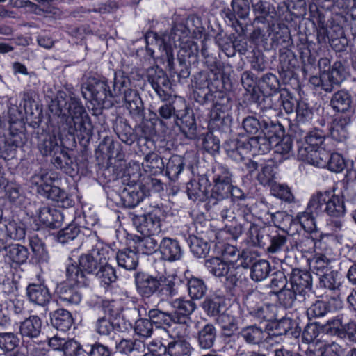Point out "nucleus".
I'll list each match as a JSON object with an SVG mask.
<instances>
[{"label":"nucleus","instance_id":"f257e3e1","mask_svg":"<svg viewBox=\"0 0 356 356\" xmlns=\"http://www.w3.org/2000/svg\"><path fill=\"white\" fill-rule=\"evenodd\" d=\"M50 108L55 115L65 119L70 134L76 135L81 140H88L92 136V125L90 118L79 99L60 92Z\"/></svg>","mask_w":356,"mask_h":356},{"label":"nucleus","instance_id":"f03ea898","mask_svg":"<svg viewBox=\"0 0 356 356\" xmlns=\"http://www.w3.org/2000/svg\"><path fill=\"white\" fill-rule=\"evenodd\" d=\"M193 97L201 104L211 102L213 106L210 111V122L224 131L229 129L232 122V104L227 92L218 88H195Z\"/></svg>","mask_w":356,"mask_h":356},{"label":"nucleus","instance_id":"7ed1b4c3","mask_svg":"<svg viewBox=\"0 0 356 356\" xmlns=\"http://www.w3.org/2000/svg\"><path fill=\"white\" fill-rule=\"evenodd\" d=\"M177 33L172 29L170 33L161 35L156 33L149 32L145 35L146 49L149 55L153 56L154 49L150 46L155 44L161 51V57L167 62V66L171 74H177L179 81L187 79L191 74L190 60L178 57V65L174 63V47H175Z\"/></svg>","mask_w":356,"mask_h":356},{"label":"nucleus","instance_id":"20e7f679","mask_svg":"<svg viewBox=\"0 0 356 356\" xmlns=\"http://www.w3.org/2000/svg\"><path fill=\"white\" fill-rule=\"evenodd\" d=\"M213 187L209 202L216 204L222 200L244 199L243 192L233 185V175L229 169L224 165H218L212 169Z\"/></svg>","mask_w":356,"mask_h":356},{"label":"nucleus","instance_id":"39448f33","mask_svg":"<svg viewBox=\"0 0 356 356\" xmlns=\"http://www.w3.org/2000/svg\"><path fill=\"white\" fill-rule=\"evenodd\" d=\"M227 155L235 161H242L249 155L264 154L270 151V143L266 138L231 139L225 144Z\"/></svg>","mask_w":356,"mask_h":356},{"label":"nucleus","instance_id":"423d86ee","mask_svg":"<svg viewBox=\"0 0 356 356\" xmlns=\"http://www.w3.org/2000/svg\"><path fill=\"white\" fill-rule=\"evenodd\" d=\"M108 252L106 249L97 245L90 252L80 256L79 266L71 264L66 268V277L69 282H76L78 284H86L85 273L95 274L102 264L101 255Z\"/></svg>","mask_w":356,"mask_h":356},{"label":"nucleus","instance_id":"0eeeda50","mask_svg":"<svg viewBox=\"0 0 356 356\" xmlns=\"http://www.w3.org/2000/svg\"><path fill=\"white\" fill-rule=\"evenodd\" d=\"M309 208L314 211L316 216L325 213L330 216L340 218L346 212L343 196L330 191L313 194L309 201Z\"/></svg>","mask_w":356,"mask_h":356},{"label":"nucleus","instance_id":"6e6552de","mask_svg":"<svg viewBox=\"0 0 356 356\" xmlns=\"http://www.w3.org/2000/svg\"><path fill=\"white\" fill-rule=\"evenodd\" d=\"M81 92L85 99L94 102L98 106L109 108L113 105L114 97L105 79H90L82 86Z\"/></svg>","mask_w":356,"mask_h":356},{"label":"nucleus","instance_id":"1a4fd4ad","mask_svg":"<svg viewBox=\"0 0 356 356\" xmlns=\"http://www.w3.org/2000/svg\"><path fill=\"white\" fill-rule=\"evenodd\" d=\"M161 211L155 210L147 214L134 216L133 224L137 231L143 235H158L161 231Z\"/></svg>","mask_w":356,"mask_h":356},{"label":"nucleus","instance_id":"9d476101","mask_svg":"<svg viewBox=\"0 0 356 356\" xmlns=\"http://www.w3.org/2000/svg\"><path fill=\"white\" fill-rule=\"evenodd\" d=\"M204 266L214 276L217 277H225L227 281L232 286L237 284L238 277L232 263L216 257L205 260Z\"/></svg>","mask_w":356,"mask_h":356},{"label":"nucleus","instance_id":"9b49d317","mask_svg":"<svg viewBox=\"0 0 356 356\" xmlns=\"http://www.w3.org/2000/svg\"><path fill=\"white\" fill-rule=\"evenodd\" d=\"M170 305L174 309L171 312L174 323L181 325L186 331L191 323V314L196 309L195 304L192 300L177 298Z\"/></svg>","mask_w":356,"mask_h":356},{"label":"nucleus","instance_id":"f8f14e48","mask_svg":"<svg viewBox=\"0 0 356 356\" xmlns=\"http://www.w3.org/2000/svg\"><path fill=\"white\" fill-rule=\"evenodd\" d=\"M134 283L137 293L144 298H149L156 294L159 284V277H155L144 272L134 274Z\"/></svg>","mask_w":356,"mask_h":356},{"label":"nucleus","instance_id":"ddd939ff","mask_svg":"<svg viewBox=\"0 0 356 356\" xmlns=\"http://www.w3.org/2000/svg\"><path fill=\"white\" fill-rule=\"evenodd\" d=\"M289 282L300 298H306L312 289V277L307 270L293 268L289 275Z\"/></svg>","mask_w":356,"mask_h":356},{"label":"nucleus","instance_id":"4468645a","mask_svg":"<svg viewBox=\"0 0 356 356\" xmlns=\"http://www.w3.org/2000/svg\"><path fill=\"white\" fill-rule=\"evenodd\" d=\"M0 240L4 246L0 250V253L5 252L6 259L17 265L23 264L26 261L29 252L26 246L18 243L8 244L5 238H0Z\"/></svg>","mask_w":356,"mask_h":356},{"label":"nucleus","instance_id":"2eb2a0df","mask_svg":"<svg viewBox=\"0 0 356 356\" xmlns=\"http://www.w3.org/2000/svg\"><path fill=\"white\" fill-rule=\"evenodd\" d=\"M76 282L62 283L57 286L56 293L59 300L68 305H79L82 299V294Z\"/></svg>","mask_w":356,"mask_h":356},{"label":"nucleus","instance_id":"dca6fc26","mask_svg":"<svg viewBox=\"0 0 356 356\" xmlns=\"http://www.w3.org/2000/svg\"><path fill=\"white\" fill-rule=\"evenodd\" d=\"M311 127L304 128L300 131L306 135L304 136L305 143L298 147V156H304V154L309 153L317 149H323L321 146L323 145L325 136L322 131L314 129L310 131Z\"/></svg>","mask_w":356,"mask_h":356},{"label":"nucleus","instance_id":"f3484780","mask_svg":"<svg viewBox=\"0 0 356 356\" xmlns=\"http://www.w3.org/2000/svg\"><path fill=\"white\" fill-rule=\"evenodd\" d=\"M270 226H259L251 223L247 233L248 238L253 246L263 248L266 250L273 232Z\"/></svg>","mask_w":356,"mask_h":356},{"label":"nucleus","instance_id":"a211bd4d","mask_svg":"<svg viewBox=\"0 0 356 356\" xmlns=\"http://www.w3.org/2000/svg\"><path fill=\"white\" fill-rule=\"evenodd\" d=\"M26 294L30 302L42 307L47 305L51 300L49 290L44 284H29L26 289Z\"/></svg>","mask_w":356,"mask_h":356},{"label":"nucleus","instance_id":"6ab92c4d","mask_svg":"<svg viewBox=\"0 0 356 356\" xmlns=\"http://www.w3.org/2000/svg\"><path fill=\"white\" fill-rule=\"evenodd\" d=\"M209 186H210V182L206 175L200 176L198 181L193 180L187 183L186 192L188 198L194 202L209 200L210 196L207 193Z\"/></svg>","mask_w":356,"mask_h":356},{"label":"nucleus","instance_id":"aec40b11","mask_svg":"<svg viewBox=\"0 0 356 356\" xmlns=\"http://www.w3.org/2000/svg\"><path fill=\"white\" fill-rule=\"evenodd\" d=\"M22 133L11 134L8 138H0V158L10 160L15 157L18 147L24 144Z\"/></svg>","mask_w":356,"mask_h":356},{"label":"nucleus","instance_id":"412c9836","mask_svg":"<svg viewBox=\"0 0 356 356\" xmlns=\"http://www.w3.org/2000/svg\"><path fill=\"white\" fill-rule=\"evenodd\" d=\"M41 195L56 202L59 207L68 208L73 205V200L68 193L60 188L50 184L42 188Z\"/></svg>","mask_w":356,"mask_h":356},{"label":"nucleus","instance_id":"4be33fe9","mask_svg":"<svg viewBox=\"0 0 356 356\" xmlns=\"http://www.w3.org/2000/svg\"><path fill=\"white\" fill-rule=\"evenodd\" d=\"M175 123L187 138L195 139L197 137L196 121L191 111L186 110L184 114L177 115Z\"/></svg>","mask_w":356,"mask_h":356},{"label":"nucleus","instance_id":"5701e85b","mask_svg":"<svg viewBox=\"0 0 356 356\" xmlns=\"http://www.w3.org/2000/svg\"><path fill=\"white\" fill-rule=\"evenodd\" d=\"M159 251L164 260L174 261L182 256V251L179 242L170 238L164 237L160 242Z\"/></svg>","mask_w":356,"mask_h":356},{"label":"nucleus","instance_id":"b1692460","mask_svg":"<svg viewBox=\"0 0 356 356\" xmlns=\"http://www.w3.org/2000/svg\"><path fill=\"white\" fill-rule=\"evenodd\" d=\"M237 337L248 345L259 346L266 340V333L260 327L245 326L238 332Z\"/></svg>","mask_w":356,"mask_h":356},{"label":"nucleus","instance_id":"393cba45","mask_svg":"<svg viewBox=\"0 0 356 356\" xmlns=\"http://www.w3.org/2000/svg\"><path fill=\"white\" fill-rule=\"evenodd\" d=\"M51 163L57 169L63 170L65 173L72 177L77 172L76 163L62 148H60L57 154H55L52 156Z\"/></svg>","mask_w":356,"mask_h":356},{"label":"nucleus","instance_id":"a878e982","mask_svg":"<svg viewBox=\"0 0 356 356\" xmlns=\"http://www.w3.org/2000/svg\"><path fill=\"white\" fill-rule=\"evenodd\" d=\"M42 323V320L36 315L25 318L19 325L20 334L29 339L38 338L41 333Z\"/></svg>","mask_w":356,"mask_h":356},{"label":"nucleus","instance_id":"bb28decb","mask_svg":"<svg viewBox=\"0 0 356 356\" xmlns=\"http://www.w3.org/2000/svg\"><path fill=\"white\" fill-rule=\"evenodd\" d=\"M179 286L180 284L177 282L175 278L160 276L156 295L161 300H168L178 295Z\"/></svg>","mask_w":356,"mask_h":356},{"label":"nucleus","instance_id":"cd10ccee","mask_svg":"<svg viewBox=\"0 0 356 356\" xmlns=\"http://www.w3.org/2000/svg\"><path fill=\"white\" fill-rule=\"evenodd\" d=\"M202 307L208 316L218 318L223 312L225 298L217 293L209 295L203 301Z\"/></svg>","mask_w":356,"mask_h":356},{"label":"nucleus","instance_id":"c85d7f7f","mask_svg":"<svg viewBox=\"0 0 356 356\" xmlns=\"http://www.w3.org/2000/svg\"><path fill=\"white\" fill-rule=\"evenodd\" d=\"M350 122V119L347 116L334 118L329 128L331 138L339 143L344 142L348 138Z\"/></svg>","mask_w":356,"mask_h":356},{"label":"nucleus","instance_id":"c756f323","mask_svg":"<svg viewBox=\"0 0 356 356\" xmlns=\"http://www.w3.org/2000/svg\"><path fill=\"white\" fill-rule=\"evenodd\" d=\"M192 350L191 344L185 340H175L168 346H159V351L167 356H191Z\"/></svg>","mask_w":356,"mask_h":356},{"label":"nucleus","instance_id":"7c9ffc66","mask_svg":"<svg viewBox=\"0 0 356 356\" xmlns=\"http://www.w3.org/2000/svg\"><path fill=\"white\" fill-rule=\"evenodd\" d=\"M217 338V330L212 323H207L197 332L196 339L201 349L211 348Z\"/></svg>","mask_w":356,"mask_h":356},{"label":"nucleus","instance_id":"2f4dec72","mask_svg":"<svg viewBox=\"0 0 356 356\" xmlns=\"http://www.w3.org/2000/svg\"><path fill=\"white\" fill-rule=\"evenodd\" d=\"M38 147L43 156L57 154L61 147L58 143L55 135L42 133L38 137Z\"/></svg>","mask_w":356,"mask_h":356},{"label":"nucleus","instance_id":"473e14b6","mask_svg":"<svg viewBox=\"0 0 356 356\" xmlns=\"http://www.w3.org/2000/svg\"><path fill=\"white\" fill-rule=\"evenodd\" d=\"M26 230L24 225L15 220L8 221L0 225V238L4 236L13 240L19 241L24 238Z\"/></svg>","mask_w":356,"mask_h":356},{"label":"nucleus","instance_id":"72a5a7b5","mask_svg":"<svg viewBox=\"0 0 356 356\" xmlns=\"http://www.w3.org/2000/svg\"><path fill=\"white\" fill-rule=\"evenodd\" d=\"M115 348L120 353L130 356H139L144 353L145 345L140 340L122 339L119 342L115 343Z\"/></svg>","mask_w":356,"mask_h":356},{"label":"nucleus","instance_id":"f704fd0d","mask_svg":"<svg viewBox=\"0 0 356 356\" xmlns=\"http://www.w3.org/2000/svg\"><path fill=\"white\" fill-rule=\"evenodd\" d=\"M278 302L284 308H292L295 307L298 302H302L306 298H300L298 292L293 289L286 285L276 293Z\"/></svg>","mask_w":356,"mask_h":356},{"label":"nucleus","instance_id":"c9c22d12","mask_svg":"<svg viewBox=\"0 0 356 356\" xmlns=\"http://www.w3.org/2000/svg\"><path fill=\"white\" fill-rule=\"evenodd\" d=\"M40 221L47 227H56L63 220V215L60 211L51 209L48 206L40 207L38 213Z\"/></svg>","mask_w":356,"mask_h":356},{"label":"nucleus","instance_id":"e433bc0d","mask_svg":"<svg viewBox=\"0 0 356 356\" xmlns=\"http://www.w3.org/2000/svg\"><path fill=\"white\" fill-rule=\"evenodd\" d=\"M210 207H213V209L219 213L222 220H227L232 222L237 220L236 216V205H235L232 200H222L218 201L216 204H211L209 202Z\"/></svg>","mask_w":356,"mask_h":356},{"label":"nucleus","instance_id":"4c0bfd02","mask_svg":"<svg viewBox=\"0 0 356 356\" xmlns=\"http://www.w3.org/2000/svg\"><path fill=\"white\" fill-rule=\"evenodd\" d=\"M352 96L346 90L334 92L330 100V106L337 112L346 113L352 106Z\"/></svg>","mask_w":356,"mask_h":356},{"label":"nucleus","instance_id":"58836bf2","mask_svg":"<svg viewBox=\"0 0 356 356\" xmlns=\"http://www.w3.org/2000/svg\"><path fill=\"white\" fill-rule=\"evenodd\" d=\"M216 322L220 326L222 334L226 337H232L239 329L238 319L227 312H222L216 318Z\"/></svg>","mask_w":356,"mask_h":356},{"label":"nucleus","instance_id":"ea45409f","mask_svg":"<svg viewBox=\"0 0 356 356\" xmlns=\"http://www.w3.org/2000/svg\"><path fill=\"white\" fill-rule=\"evenodd\" d=\"M50 320L55 328L63 332L68 330L73 323L71 313L64 309H58L51 313Z\"/></svg>","mask_w":356,"mask_h":356},{"label":"nucleus","instance_id":"a19ab883","mask_svg":"<svg viewBox=\"0 0 356 356\" xmlns=\"http://www.w3.org/2000/svg\"><path fill=\"white\" fill-rule=\"evenodd\" d=\"M95 331L100 336H111L116 332H122L123 328L119 322H115L106 316L99 317L94 325Z\"/></svg>","mask_w":356,"mask_h":356},{"label":"nucleus","instance_id":"79ce46f5","mask_svg":"<svg viewBox=\"0 0 356 356\" xmlns=\"http://www.w3.org/2000/svg\"><path fill=\"white\" fill-rule=\"evenodd\" d=\"M296 111L297 128L302 130L304 128L311 127L314 113L309 105L304 101L298 102Z\"/></svg>","mask_w":356,"mask_h":356},{"label":"nucleus","instance_id":"37998d69","mask_svg":"<svg viewBox=\"0 0 356 356\" xmlns=\"http://www.w3.org/2000/svg\"><path fill=\"white\" fill-rule=\"evenodd\" d=\"M116 260L120 267L127 270H133L138 264L137 252L131 249L119 250L116 254Z\"/></svg>","mask_w":356,"mask_h":356},{"label":"nucleus","instance_id":"c03bdc74","mask_svg":"<svg viewBox=\"0 0 356 356\" xmlns=\"http://www.w3.org/2000/svg\"><path fill=\"white\" fill-rule=\"evenodd\" d=\"M114 131L119 139L124 143L131 145L136 140V135L131 126L122 118L116 120L114 127Z\"/></svg>","mask_w":356,"mask_h":356},{"label":"nucleus","instance_id":"a18cd8bd","mask_svg":"<svg viewBox=\"0 0 356 356\" xmlns=\"http://www.w3.org/2000/svg\"><path fill=\"white\" fill-rule=\"evenodd\" d=\"M330 152L326 151L324 148L317 149L309 153L304 154V156H298L302 160L306 161L318 168H326L328 163Z\"/></svg>","mask_w":356,"mask_h":356},{"label":"nucleus","instance_id":"49530a36","mask_svg":"<svg viewBox=\"0 0 356 356\" xmlns=\"http://www.w3.org/2000/svg\"><path fill=\"white\" fill-rule=\"evenodd\" d=\"M191 252L198 258H205L210 252V245L201 237L190 235L187 239Z\"/></svg>","mask_w":356,"mask_h":356},{"label":"nucleus","instance_id":"de8ad7c7","mask_svg":"<svg viewBox=\"0 0 356 356\" xmlns=\"http://www.w3.org/2000/svg\"><path fill=\"white\" fill-rule=\"evenodd\" d=\"M147 78L153 88L159 86L169 87L170 82L165 72L159 67H149L147 71Z\"/></svg>","mask_w":356,"mask_h":356},{"label":"nucleus","instance_id":"09e8293b","mask_svg":"<svg viewBox=\"0 0 356 356\" xmlns=\"http://www.w3.org/2000/svg\"><path fill=\"white\" fill-rule=\"evenodd\" d=\"M288 236L286 234H281L276 231L273 232L267 245L266 250L268 254H278L280 252H286L288 250L287 247Z\"/></svg>","mask_w":356,"mask_h":356},{"label":"nucleus","instance_id":"8fccbe9b","mask_svg":"<svg viewBox=\"0 0 356 356\" xmlns=\"http://www.w3.org/2000/svg\"><path fill=\"white\" fill-rule=\"evenodd\" d=\"M143 237H138L136 241L137 252L143 254L150 255L157 250H159L158 240L153 235H143Z\"/></svg>","mask_w":356,"mask_h":356},{"label":"nucleus","instance_id":"3c124183","mask_svg":"<svg viewBox=\"0 0 356 356\" xmlns=\"http://www.w3.org/2000/svg\"><path fill=\"white\" fill-rule=\"evenodd\" d=\"M95 275L104 288L110 286L118 279L115 269L107 263L101 264L98 270L95 272Z\"/></svg>","mask_w":356,"mask_h":356},{"label":"nucleus","instance_id":"603ef678","mask_svg":"<svg viewBox=\"0 0 356 356\" xmlns=\"http://www.w3.org/2000/svg\"><path fill=\"white\" fill-rule=\"evenodd\" d=\"M145 195L143 190H136L130 187L122 191L121 200L125 207L133 208L143 201Z\"/></svg>","mask_w":356,"mask_h":356},{"label":"nucleus","instance_id":"864d4df0","mask_svg":"<svg viewBox=\"0 0 356 356\" xmlns=\"http://www.w3.org/2000/svg\"><path fill=\"white\" fill-rule=\"evenodd\" d=\"M263 126L261 128V134L264 136H254L253 138H266L270 143V149L272 147V140L273 137H280V131H281L282 125L277 121H273L269 119H262Z\"/></svg>","mask_w":356,"mask_h":356},{"label":"nucleus","instance_id":"5fc2aeb1","mask_svg":"<svg viewBox=\"0 0 356 356\" xmlns=\"http://www.w3.org/2000/svg\"><path fill=\"white\" fill-rule=\"evenodd\" d=\"M314 214L315 211L309 208V203L305 211L299 212L295 218L306 232H313L316 230Z\"/></svg>","mask_w":356,"mask_h":356},{"label":"nucleus","instance_id":"6e6d98bb","mask_svg":"<svg viewBox=\"0 0 356 356\" xmlns=\"http://www.w3.org/2000/svg\"><path fill=\"white\" fill-rule=\"evenodd\" d=\"M312 232H307L302 235H298L291 242L292 248L301 252H312L316 245L315 239L311 236Z\"/></svg>","mask_w":356,"mask_h":356},{"label":"nucleus","instance_id":"4d7b16f0","mask_svg":"<svg viewBox=\"0 0 356 356\" xmlns=\"http://www.w3.org/2000/svg\"><path fill=\"white\" fill-rule=\"evenodd\" d=\"M185 163L184 159L177 155L172 156L166 164V175L171 181H176L183 171Z\"/></svg>","mask_w":356,"mask_h":356},{"label":"nucleus","instance_id":"13d9d810","mask_svg":"<svg viewBox=\"0 0 356 356\" xmlns=\"http://www.w3.org/2000/svg\"><path fill=\"white\" fill-rule=\"evenodd\" d=\"M271 270L270 265L266 260L256 261L252 266L250 277L252 280L260 282L265 280Z\"/></svg>","mask_w":356,"mask_h":356},{"label":"nucleus","instance_id":"bf43d9fd","mask_svg":"<svg viewBox=\"0 0 356 356\" xmlns=\"http://www.w3.org/2000/svg\"><path fill=\"white\" fill-rule=\"evenodd\" d=\"M187 286L190 297L195 300L204 297L207 290L204 280L195 277H192L188 280Z\"/></svg>","mask_w":356,"mask_h":356},{"label":"nucleus","instance_id":"052dcab7","mask_svg":"<svg viewBox=\"0 0 356 356\" xmlns=\"http://www.w3.org/2000/svg\"><path fill=\"white\" fill-rule=\"evenodd\" d=\"M341 286L340 275L337 271H331L325 273L319 279V287L321 289L335 291Z\"/></svg>","mask_w":356,"mask_h":356},{"label":"nucleus","instance_id":"680f3d73","mask_svg":"<svg viewBox=\"0 0 356 356\" xmlns=\"http://www.w3.org/2000/svg\"><path fill=\"white\" fill-rule=\"evenodd\" d=\"M148 317L156 327L162 325L171 326L174 321L171 312H165L157 309H152L148 312Z\"/></svg>","mask_w":356,"mask_h":356},{"label":"nucleus","instance_id":"e2e57ef3","mask_svg":"<svg viewBox=\"0 0 356 356\" xmlns=\"http://www.w3.org/2000/svg\"><path fill=\"white\" fill-rule=\"evenodd\" d=\"M127 89H131L130 79L123 72H115L112 90L113 97L122 95Z\"/></svg>","mask_w":356,"mask_h":356},{"label":"nucleus","instance_id":"0e129e2a","mask_svg":"<svg viewBox=\"0 0 356 356\" xmlns=\"http://www.w3.org/2000/svg\"><path fill=\"white\" fill-rule=\"evenodd\" d=\"M273 329L275 330L274 334L280 336L290 334L293 335L294 332L293 329H296L298 325L295 321L288 317H284L280 320L275 322Z\"/></svg>","mask_w":356,"mask_h":356},{"label":"nucleus","instance_id":"69168bd1","mask_svg":"<svg viewBox=\"0 0 356 356\" xmlns=\"http://www.w3.org/2000/svg\"><path fill=\"white\" fill-rule=\"evenodd\" d=\"M248 309L250 315L260 323L270 321L273 318V315L267 305H259L256 307L248 305Z\"/></svg>","mask_w":356,"mask_h":356},{"label":"nucleus","instance_id":"338daca9","mask_svg":"<svg viewBox=\"0 0 356 356\" xmlns=\"http://www.w3.org/2000/svg\"><path fill=\"white\" fill-rule=\"evenodd\" d=\"M143 165L153 173L161 172L165 168L163 159L157 153L153 152L145 155Z\"/></svg>","mask_w":356,"mask_h":356},{"label":"nucleus","instance_id":"774afa93","mask_svg":"<svg viewBox=\"0 0 356 356\" xmlns=\"http://www.w3.org/2000/svg\"><path fill=\"white\" fill-rule=\"evenodd\" d=\"M86 345H81L73 339H68L65 347L64 356H90Z\"/></svg>","mask_w":356,"mask_h":356}]
</instances>
